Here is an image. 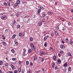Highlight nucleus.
I'll use <instances>...</instances> for the list:
<instances>
[{
	"mask_svg": "<svg viewBox=\"0 0 73 73\" xmlns=\"http://www.w3.org/2000/svg\"><path fill=\"white\" fill-rule=\"evenodd\" d=\"M57 62L58 64H60L61 63V60L60 59H58L57 60Z\"/></svg>",
	"mask_w": 73,
	"mask_h": 73,
	"instance_id": "nucleus-4",
	"label": "nucleus"
},
{
	"mask_svg": "<svg viewBox=\"0 0 73 73\" xmlns=\"http://www.w3.org/2000/svg\"><path fill=\"white\" fill-rule=\"evenodd\" d=\"M62 30L63 31H65V28L64 27H63V28H62Z\"/></svg>",
	"mask_w": 73,
	"mask_h": 73,
	"instance_id": "nucleus-57",
	"label": "nucleus"
},
{
	"mask_svg": "<svg viewBox=\"0 0 73 73\" xmlns=\"http://www.w3.org/2000/svg\"><path fill=\"white\" fill-rule=\"evenodd\" d=\"M22 35H23L22 33H19V37H21V36H22Z\"/></svg>",
	"mask_w": 73,
	"mask_h": 73,
	"instance_id": "nucleus-11",
	"label": "nucleus"
},
{
	"mask_svg": "<svg viewBox=\"0 0 73 73\" xmlns=\"http://www.w3.org/2000/svg\"><path fill=\"white\" fill-rule=\"evenodd\" d=\"M29 20H30V19H28L29 21H26L25 23H28V22H29Z\"/></svg>",
	"mask_w": 73,
	"mask_h": 73,
	"instance_id": "nucleus-46",
	"label": "nucleus"
},
{
	"mask_svg": "<svg viewBox=\"0 0 73 73\" xmlns=\"http://www.w3.org/2000/svg\"><path fill=\"white\" fill-rule=\"evenodd\" d=\"M3 61L1 60L0 61V65H3Z\"/></svg>",
	"mask_w": 73,
	"mask_h": 73,
	"instance_id": "nucleus-15",
	"label": "nucleus"
},
{
	"mask_svg": "<svg viewBox=\"0 0 73 73\" xmlns=\"http://www.w3.org/2000/svg\"><path fill=\"white\" fill-rule=\"evenodd\" d=\"M11 51L12 53H15V50H14V49H12L11 50Z\"/></svg>",
	"mask_w": 73,
	"mask_h": 73,
	"instance_id": "nucleus-29",
	"label": "nucleus"
},
{
	"mask_svg": "<svg viewBox=\"0 0 73 73\" xmlns=\"http://www.w3.org/2000/svg\"><path fill=\"white\" fill-rule=\"evenodd\" d=\"M38 24L39 26H41L42 25V22H38Z\"/></svg>",
	"mask_w": 73,
	"mask_h": 73,
	"instance_id": "nucleus-23",
	"label": "nucleus"
},
{
	"mask_svg": "<svg viewBox=\"0 0 73 73\" xmlns=\"http://www.w3.org/2000/svg\"><path fill=\"white\" fill-rule=\"evenodd\" d=\"M42 22H43V23H45V19L44 18L42 19Z\"/></svg>",
	"mask_w": 73,
	"mask_h": 73,
	"instance_id": "nucleus-13",
	"label": "nucleus"
},
{
	"mask_svg": "<svg viewBox=\"0 0 73 73\" xmlns=\"http://www.w3.org/2000/svg\"><path fill=\"white\" fill-rule=\"evenodd\" d=\"M48 14L49 15H50H50L53 14V13L52 12H49L48 13Z\"/></svg>",
	"mask_w": 73,
	"mask_h": 73,
	"instance_id": "nucleus-9",
	"label": "nucleus"
},
{
	"mask_svg": "<svg viewBox=\"0 0 73 73\" xmlns=\"http://www.w3.org/2000/svg\"><path fill=\"white\" fill-rule=\"evenodd\" d=\"M15 5L16 7V8H18L19 6H18V4H17V3H16L15 4Z\"/></svg>",
	"mask_w": 73,
	"mask_h": 73,
	"instance_id": "nucleus-19",
	"label": "nucleus"
},
{
	"mask_svg": "<svg viewBox=\"0 0 73 73\" xmlns=\"http://www.w3.org/2000/svg\"><path fill=\"white\" fill-rule=\"evenodd\" d=\"M19 65H20V64H21V62L20 61H19Z\"/></svg>",
	"mask_w": 73,
	"mask_h": 73,
	"instance_id": "nucleus-59",
	"label": "nucleus"
},
{
	"mask_svg": "<svg viewBox=\"0 0 73 73\" xmlns=\"http://www.w3.org/2000/svg\"><path fill=\"white\" fill-rule=\"evenodd\" d=\"M3 43V44L4 46H7V43H6V42H5V41H2Z\"/></svg>",
	"mask_w": 73,
	"mask_h": 73,
	"instance_id": "nucleus-8",
	"label": "nucleus"
},
{
	"mask_svg": "<svg viewBox=\"0 0 73 73\" xmlns=\"http://www.w3.org/2000/svg\"><path fill=\"white\" fill-rule=\"evenodd\" d=\"M16 35H14L12 37V38L13 39L15 38V37H16Z\"/></svg>",
	"mask_w": 73,
	"mask_h": 73,
	"instance_id": "nucleus-12",
	"label": "nucleus"
},
{
	"mask_svg": "<svg viewBox=\"0 0 73 73\" xmlns=\"http://www.w3.org/2000/svg\"><path fill=\"white\" fill-rule=\"evenodd\" d=\"M28 73H31V71L30 70H29V72H28Z\"/></svg>",
	"mask_w": 73,
	"mask_h": 73,
	"instance_id": "nucleus-55",
	"label": "nucleus"
},
{
	"mask_svg": "<svg viewBox=\"0 0 73 73\" xmlns=\"http://www.w3.org/2000/svg\"><path fill=\"white\" fill-rule=\"evenodd\" d=\"M26 65H29V62L28 61H26Z\"/></svg>",
	"mask_w": 73,
	"mask_h": 73,
	"instance_id": "nucleus-35",
	"label": "nucleus"
},
{
	"mask_svg": "<svg viewBox=\"0 0 73 73\" xmlns=\"http://www.w3.org/2000/svg\"><path fill=\"white\" fill-rule=\"evenodd\" d=\"M71 70V67H69L68 69V72H69Z\"/></svg>",
	"mask_w": 73,
	"mask_h": 73,
	"instance_id": "nucleus-18",
	"label": "nucleus"
},
{
	"mask_svg": "<svg viewBox=\"0 0 73 73\" xmlns=\"http://www.w3.org/2000/svg\"><path fill=\"white\" fill-rule=\"evenodd\" d=\"M30 45H31V48H32V47H33V46H35V45H34L33 44V43H31Z\"/></svg>",
	"mask_w": 73,
	"mask_h": 73,
	"instance_id": "nucleus-21",
	"label": "nucleus"
},
{
	"mask_svg": "<svg viewBox=\"0 0 73 73\" xmlns=\"http://www.w3.org/2000/svg\"><path fill=\"white\" fill-rule=\"evenodd\" d=\"M6 15H3L2 17H1V18L2 20H5L4 18L6 17Z\"/></svg>",
	"mask_w": 73,
	"mask_h": 73,
	"instance_id": "nucleus-3",
	"label": "nucleus"
},
{
	"mask_svg": "<svg viewBox=\"0 0 73 73\" xmlns=\"http://www.w3.org/2000/svg\"><path fill=\"white\" fill-rule=\"evenodd\" d=\"M31 48L33 50H34V51H35V50H36V47L35 46L31 47Z\"/></svg>",
	"mask_w": 73,
	"mask_h": 73,
	"instance_id": "nucleus-7",
	"label": "nucleus"
},
{
	"mask_svg": "<svg viewBox=\"0 0 73 73\" xmlns=\"http://www.w3.org/2000/svg\"><path fill=\"white\" fill-rule=\"evenodd\" d=\"M12 60H13V61H15V60H16V59L15 58H13Z\"/></svg>",
	"mask_w": 73,
	"mask_h": 73,
	"instance_id": "nucleus-60",
	"label": "nucleus"
},
{
	"mask_svg": "<svg viewBox=\"0 0 73 73\" xmlns=\"http://www.w3.org/2000/svg\"><path fill=\"white\" fill-rule=\"evenodd\" d=\"M54 65H55L54 64H53H53H52V66L53 68H54Z\"/></svg>",
	"mask_w": 73,
	"mask_h": 73,
	"instance_id": "nucleus-56",
	"label": "nucleus"
},
{
	"mask_svg": "<svg viewBox=\"0 0 73 73\" xmlns=\"http://www.w3.org/2000/svg\"><path fill=\"white\" fill-rule=\"evenodd\" d=\"M69 44H70V45H72V44H73V42H69Z\"/></svg>",
	"mask_w": 73,
	"mask_h": 73,
	"instance_id": "nucleus-43",
	"label": "nucleus"
},
{
	"mask_svg": "<svg viewBox=\"0 0 73 73\" xmlns=\"http://www.w3.org/2000/svg\"><path fill=\"white\" fill-rule=\"evenodd\" d=\"M5 65V66H6L7 67L8 66V65H9V64L8 63H6Z\"/></svg>",
	"mask_w": 73,
	"mask_h": 73,
	"instance_id": "nucleus-14",
	"label": "nucleus"
},
{
	"mask_svg": "<svg viewBox=\"0 0 73 73\" xmlns=\"http://www.w3.org/2000/svg\"><path fill=\"white\" fill-rule=\"evenodd\" d=\"M46 42H45V43H44V46H47V44H46Z\"/></svg>",
	"mask_w": 73,
	"mask_h": 73,
	"instance_id": "nucleus-31",
	"label": "nucleus"
},
{
	"mask_svg": "<svg viewBox=\"0 0 73 73\" xmlns=\"http://www.w3.org/2000/svg\"><path fill=\"white\" fill-rule=\"evenodd\" d=\"M60 47L62 49H65V47L63 45H60Z\"/></svg>",
	"mask_w": 73,
	"mask_h": 73,
	"instance_id": "nucleus-6",
	"label": "nucleus"
},
{
	"mask_svg": "<svg viewBox=\"0 0 73 73\" xmlns=\"http://www.w3.org/2000/svg\"><path fill=\"white\" fill-rule=\"evenodd\" d=\"M16 23V21L14 20L13 21V25L11 26L13 28V27H14V25H15Z\"/></svg>",
	"mask_w": 73,
	"mask_h": 73,
	"instance_id": "nucleus-2",
	"label": "nucleus"
},
{
	"mask_svg": "<svg viewBox=\"0 0 73 73\" xmlns=\"http://www.w3.org/2000/svg\"><path fill=\"white\" fill-rule=\"evenodd\" d=\"M65 40L66 42H69V39L67 38H66Z\"/></svg>",
	"mask_w": 73,
	"mask_h": 73,
	"instance_id": "nucleus-32",
	"label": "nucleus"
},
{
	"mask_svg": "<svg viewBox=\"0 0 73 73\" xmlns=\"http://www.w3.org/2000/svg\"><path fill=\"white\" fill-rule=\"evenodd\" d=\"M45 16H46V15L44 14H43L42 15V16L43 17H45Z\"/></svg>",
	"mask_w": 73,
	"mask_h": 73,
	"instance_id": "nucleus-47",
	"label": "nucleus"
},
{
	"mask_svg": "<svg viewBox=\"0 0 73 73\" xmlns=\"http://www.w3.org/2000/svg\"><path fill=\"white\" fill-rule=\"evenodd\" d=\"M54 33L56 36H57L58 35V33H57V31H55L54 32Z\"/></svg>",
	"mask_w": 73,
	"mask_h": 73,
	"instance_id": "nucleus-25",
	"label": "nucleus"
},
{
	"mask_svg": "<svg viewBox=\"0 0 73 73\" xmlns=\"http://www.w3.org/2000/svg\"><path fill=\"white\" fill-rule=\"evenodd\" d=\"M64 51H60V53H63Z\"/></svg>",
	"mask_w": 73,
	"mask_h": 73,
	"instance_id": "nucleus-45",
	"label": "nucleus"
},
{
	"mask_svg": "<svg viewBox=\"0 0 73 73\" xmlns=\"http://www.w3.org/2000/svg\"><path fill=\"white\" fill-rule=\"evenodd\" d=\"M51 36H52V37H53L54 36V35L53 34H51Z\"/></svg>",
	"mask_w": 73,
	"mask_h": 73,
	"instance_id": "nucleus-62",
	"label": "nucleus"
},
{
	"mask_svg": "<svg viewBox=\"0 0 73 73\" xmlns=\"http://www.w3.org/2000/svg\"><path fill=\"white\" fill-rule=\"evenodd\" d=\"M40 54H41V55H44L45 54V52L44 51H41L40 52Z\"/></svg>",
	"mask_w": 73,
	"mask_h": 73,
	"instance_id": "nucleus-1",
	"label": "nucleus"
},
{
	"mask_svg": "<svg viewBox=\"0 0 73 73\" xmlns=\"http://www.w3.org/2000/svg\"><path fill=\"white\" fill-rule=\"evenodd\" d=\"M18 70L19 72H21V70L20 68H19L18 69Z\"/></svg>",
	"mask_w": 73,
	"mask_h": 73,
	"instance_id": "nucleus-16",
	"label": "nucleus"
},
{
	"mask_svg": "<svg viewBox=\"0 0 73 73\" xmlns=\"http://www.w3.org/2000/svg\"><path fill=\"white\" fill-rule=\"evenodd\" d=\"M11 67L12 69L13 70H14V69H15V67H14L12 65H11Z\"/></svg>",
	"mask_w": 73,
	"mask_h": 73,
	"instance_id": "nucleus-20",
	"label": "nucleus"
},
{
	"mask_svg": "<svg viewBox=\"0 0 73 73\" xmlns=\"http://www.w3.org/2000/svg\"><path fill=\"white\" fill-rule=\"evenodd\" d=\"M57 66H55V70H57Z\"/></svg>",
	"mask_w": 73,
	"mask_h": 73,
	"instance_id": "nucleus-50",
	"label": "nucleus"
},
{
	"mask_svg": "<svg viewBox=\"0 0 73 73\" xmlns=\"http://www.w3.org/2000/svg\"><path fill=\"white\" fill-rule=\"evenodd\" d=\"M68 24L69 26H70V25H71V24H70V22H68Z\"/></svg>",
	"mask_w": 73,
	"mask_h": 73,
	"instance_id": "nucleus-49",
	"label": "nucleus"
},
{
	"mask_svg": "<svg viewBox=\"0 0 73 73\" xmlns=\"http://www.w3.org/2000/svg\"><path fill=\"white\" fill-rule=\"evenodd\" d=\"M9 73H13V72L12 71H9Z\"/></svg>",
	"mask_w": 73,
	"mask_h": 73,
	"instance_id": "nucleus-51",
	"label": "nucleus"
},
{
	"mask_svg": "<svg viewBox=\"0 0 73 73\" xmlns=\"http://www.w3.org/2000/svg\"><path fill=\"white\" fill-rule=\"evenodd\" d=\"M55 28L56 29H58L59 28H58V27L57 26H55Z\"/></svg>",
	"mask_w": 73,
	"mask_h": 73,
	"instance_id": "nucleus-41",
	"label": "nucleus"
},
{
	"mask_svg": "<svg viewBox=\"0 0 73 73\" xmlns=\"http://www.w3.org/2000/svg\"><path fill=\"white\" fill-rule=\"evenodd\" d=\"M7 4H8L9 6H10V2H7Z\"/></svg>",
	"mask_w": 73,
	"mask_h": 73,
	"instance_id": "nucleus-40",
	"label": "nucleus"
},
{
	"mask_svg": "<svg viewBox=\"0 0 73 73\" xmlns=\"http://www.w3.org/2000/svg\"><path fill=\"white\" fill-rule=\"evenodd\" d=\"M13 7L14 8H16V6L15 5H14L13 6Z\"/></svg>",
	"mask_w": 73,
	"mask_h": 73,
	"instance_id": "nucleus-52",
	"label": "nucleus"
},
{
	"mask_svg": "<svg viewBox=\"0 0 73 73\" xmlns=\"http://www.w3.org/2000/svg\"><path fill=\"white\" fill-rule=\"evenodd\" d=\"M41 12V9H39L38 10V13H40Z\"/></svg>",
	"mask_w": 73,
	"mask_h": 73,
	"instance_id": "nucleus-34",
	"label": "nucleus"
},
{
	"mask_svg": "<svg viewBox=\"0 0 73 73\" xmlns=\"http://www.w3.org/2000/svg\"><path fill=\"white\" fill-rule=\"evenodd\" d=\"M41 60L42 62H43V61H44V58H41Z\"/></svg>",
	"mask_w": 73,
	"mask_h": 73,
	"instance_id": "nucleus-33",
	"label": "nucleus"
},
{
	"mask_svg": "<svg viewBox=\"0 0 73 73\" xmlns=\"http://www.w3.org/2000/svg\"><path fill=\"white\" fill-rule=\"evenodd\" d=\"M0 73H3L1 70H0Z\"/></svg>",
	"mask_w": 73,
	"mask_h": 73,
	"instance_id": "nucleus-61",
	"label": "nucleus"
},
{
	"mask_svg": "<svg viewBox=\"0 0 73 73\" xmlns=\"http://www.w3.org/2000/svg\"><path fill=\"white\" fill-rule=\"evenodd\" d=\"M17 3L18 4H20V1H17Z\"/></svg>",
	"mask_w": 73,
	"mask_h": 73,
	"instance_id": "nucleus-26",
	"label": "nucleus"
},
{
	"mask_svg": "<svg viewBox=\"0 0 73 73\" xmlns=\"http://www.w3.org/2000/svg\"><path fill=\"white\" fill-rule=\"evenodd\" d=\"M40 8L41 9H42V10H43L44 9V8L41 6L40 7Z\"/></svg>",
	"mask_w": 73,
	"mask_h": 73,
	"instance_id": "nucleus-38",
	"label": "nucleus"
},
{
	"mask_svg": "<svg viewBox=\"0 0 73 73\" xmlns=\"http://www.w3.org/2000/svg\"><path fill=\"white\" fill-rule=\"evenodd\" d=\"M64 73H68L69 72H68V70L66 68L64 70Z\"/></svg>",
	"mask_w": 73,
	"mask_h": 73,
	"instance_id": "nucleus-10",
	"label": "nucleus"
},
{
	"mask_svg": "<svg viewBox=\"0 0 73 73\" xmlns=\"http://www.w3.org/2000/svg\"><path fill=\"white\" fill-rule=\"evenodd\" d=\"M14 73H17V70H15L14 71Z\"/></svg>",
	"mask_w": 73,
	"mask_h": 73,
	"instance_id": "nucleus-48",
	"label": "nucleus"
},
{
	"mask_svg": "<svg viewBox=\"0 0 73 73\" xmlns=\"http://www.w3.org/2000/svg\"><path fill=\"white\" fill-rule=\"evenodd\" d=\"M71 12H72V13H73V9H71Z\"/></svg>",
	"mask_w": 73,
	"mask_h": 73,
	"instance_id": "nucleus-64",
	"label": "nucleus"
},
{
	"mask_svg": "<svg viewBox=\"0 0 73 73\" xmlns=\"http://www.w3.org/2000/svg\"><path fill=\"white\" fill-rule=\"evenodd\" d=\"M40 70H39L35 71V73H40Z\"/></svg>",
	"mask_w": 73,
	"mask_h": 73,
	"instance_id": "nucleus-27",
	"label": "nucleus"
},
{
	"mask_svg": "<svg viewBox=\"0 0 73 73\" xmlns=\"http://www.w3.org/2000/svg\"><path fill=\"white\" fill-rule=\"evenodd\" d=\"M28 52H29V53H31V52H32V50H31V49H29L28 50Z\"/></svg>",
	"mask_w": 73,
	"mask_h": 73,
	"instance_id": "nucleus-24",
	"label": "nucleus"
},
{
	"mask_svg": "<svg viewBox=\"0 0 73 73\" xmlns=\"http://www.w3.org/2000/svg\"><path fill=\"white\" fill-rule=\"evenodd\" d=\"M4 4L5 5H7V3L6 2H4Z\"/></svg>",
	"mask_w": 73,
	"mask_h": 73,
	"instance_id": "nucleus-44",
	"label": "nucleus"
},
{
	"mask_svg": "<svg viewBox=\"0 0 73 73\" xmlns=\"http://www.w3.org/2000/svg\"><path fill=\"white\" fill-rule=\"evenodd\" d=\"M67 62H66L65 64H64V68H66L68 66V64H67Z\"/></svg>",
	"mask_w": 73,
	"mask_h": 73,
	"instance_id": "nucleus-5",
	"label": "nucleus"
},
{
	"mask_svg": "<svg viewBox=\"0 0 73 73\" xmlns=\"http://www.w3.org/2000/svg\"><path fill=\"white\" fill-rule=\"evenodd\" d=\"M8 32V29H6L5 32V33H7Z\"/></svg>",
	"mask_w": 73,
	"mask_h": 73,
	"instance_id": "nucleus-22",
	"label": "nucleus"
},
{
	"mask_svg": "<svg viewBox=\"0 0 73 73\" xmlns=\"http://www.w3.org/2000/svg\"><path fill=\"white\" fill-rule=\"evenodd\" d=\"M53 58L55 61H56V56H53Z\"/></svg>",
	"mask_w": 73,
	"mask_h": 73,
	"instance_id": "nucleus-17",
	"label": "nucleus"
},
{
	"mask_svg": "<svg viewBox=\"0 0 73 73\" xmlns=\"http://www.w3.org/2000/svg\"><path fill=\"white\" fill-rule=\"evenodd\" d=\"M46 39H47V37H45L44 38V41H46Z\"/></svg>",
	"mask_w": 73,
	"mask_h": 73,
	"instance_id": "nucleus-42",
	"label": "nucleus"
},
{
	"mask_svg": "<svg viewBox=\"0 0 73 73\" xmlns=\"http://www.w3.org/2000/svg\"><path fill=\"white\" fill-rule=\"evenodd\" d=\"M30 65H33V63L32 62H31L30 64Z\"/></svg>",
	"mask_w": 73,
	"mask_h": 73,
	"instance_id": "nucleus-58",
	"label": "nucleus"
},
{
	"mask_svg": "<svg viewBox=\"0 0 73 73\" xmlns=\"http://www.w3.org/2000/svg\"><path fill=\"white\" fill-rule=\"evenodd\" d=\"M15 43L16 45H18V42H17V41H15Z\"/></svg>",
	"mask_w": 73,
	"mask_h": 73,
	"instance_id": "nucleus-30",
	"label": "nucleus"
},
{
	"mask_svg": "<svg viewBox=\"0 0 73 73\" xmlns=\"http://www.w3.org/2000/svg\"><path fill=\"white\" fill-rule=\"evenodd\" d=\"M68 55L69 56H71V54L70 52H68Z\"/></svg>",
	"mask_w": 73,
	"mask_h": 73,
	"instance_id": "nucleus-39",
	"label": "nucleus"
},
{
	"mask_svg": "<svg viewBox=\"0 0 73 73\" xmlns=\"http://www.w3.org/2000/svg\"><path fill=\"white\" fill-rule=\"evenodd\" d=\"M23 56H25V53H24V52H23Z\"/></svg>",
	"mask_w": 73,
	"mask_h": 73,
	"instance_id": "nucleus-54",
	"label": "nucleus"
},
{
	"mask_svg": "<svg viewBox=\"0 0 73 73\" xmlns=\"http://www.w3.org/2000/svg\"><path fill=\"white\" fill-rule=\"evenodd\" d=\"M33 38L32 37L30 38V41H33Z\"/></svg>",
	"mask_w": 73,
	"mask_h": 73,
	"instance_id": "nucleus-36",
	"label": "nucleus"
},
{
	"mask_svg": "<svg viewBox=\"0 0 73 73\" xmlns=\"http://www.w3.org/2000/svg\"><path fill=\"white\" fill-rule=\"evenodd\" d=\"M21 73H24V71L22 70Z\"/></svg>",
	"mask_w": 73,
	"mask_h": 73,
	"instance_id": "nucleus-63",
	"label": "nucleus"
},
{
	"mask_svg": "<svg viewBox=\"0 0 73 73\" xmlns=\"http://www.w3.org/2000/svg\"><path fill=\"white\" fill-rule=\"evenodd\" d=\"M20 25H18L17 26V29H18V28H20Z\"/></svg>",
	"mask_w": 73,
	"mask_h": 73,
	"instance_id": "nucleus-28",
	"label": "nucleus"
},
{
	"mask_svg": "<svg viewBox=\"0 0 73 73\" xmlns=\"http://www.w3.org/2000/svg\"><path fill=\"white\" fill-rule=\"evenodd\" d=\"M34 59L35 60H37V57L36 56H35L34 57Z\"/></svg>",
	"mask_w": 73,
	"mask_h": 73,
	"instance_id": "nucleus-37",
	"label": "nucleus"
},
{
	"mask_svg": "<svg viewBox=\"0 0 73 73\" xmlns=\"http://www.w3.org/2000/svg\"><path fill=\"white\" fill-rule=\"evenodd\" d=\"M42 70L43 72H44V71L45 70V69L44 68H42Z\"/></svg>",
	"mask_w": 73,
	"mask_h": 73,
	"instance_id": "nucleus-53",
	"label": "nucleus"
}]
</instances>
